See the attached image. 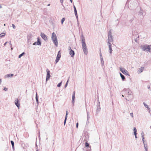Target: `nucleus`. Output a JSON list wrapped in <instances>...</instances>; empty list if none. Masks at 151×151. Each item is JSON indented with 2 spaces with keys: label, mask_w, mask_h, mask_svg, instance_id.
I'll return each instance as SVG.
<instances>
[{
  "label": "nucleus",
  "mask_w": 151,
  "mask_h": 151,
  "mask_svg": "<svg viewBox=\"0 0 151 151\" xmlns=\"http://www.w3.org/2000/svg\"><path fill=\"white\" fill-rule=\"evenodd\" d=\"M128 4V7L130 9H133L138 6L137 0H128L126 5Z\"/></svg>",
  "instance_id": "nucleus-1"
},
{
  "label": "nucleus",
  "mask_w": 151,
  "mask_h": 151,
  "mask_svg": "<svg viewBox=\"0 0 151 151\" xmlns=\"http://www.w3.org/2000/svg\"><path fill=\"white\" fill-rule=\"evenodd\" d=\"M51 38L54 44L57 47L58 46L57 38L56 34L54 32L52 33Z\"/></svg>",
  "instance_id": "nucleus-2"
},
{
  "label": "nucleus",
  "mask_w": 151,
  "mask_h": 151,
  "mask_svg": "<svg viewBox=\"0 0 151 151\" xmlns=\"http://www.w3.org/2000/svg\"><path fill=\"white\" fill-rule=\"evenodd\" d=\"M112 33L111 29H110L108 33V42L107 43H111L113 41V39L112 36Z\"/></svg>",
  "instance_id": "nucleus-3"
},
{
  "label": "nucleus",
  "mask_w": 151,
  "mask_h": 151,
  "mask_svg": "<svg viewBox=\"0 0 151 151\" xmlns=\"http://www.w3.org/2000/svg\"><path fill=\"white\" fill-rule=\"evenodd\" d=\"M140 48L144 51H146L150 52L151 45H142L140 46Z\"/></svg>",
  "instance_id": "nucleus-4"
},
{
  "label": "nucleus",
  "mask_w": 151,
  "mask_h": 151,
  "mask_svg": "<svg viewBox=\"0 0 151 151\" xmlns=\"http://www.w3.org/2000/svg\"><path fill=\"white\" fill-rule=\"evenodd\" d=\"M120 70L124 75L129 76L128 71L126 70L124 68L122 67H120L119 68Z\"/></svg>",
  "instance_id": "nucleus-5"
},
{
  "label": "nucleus",
  "mask_w": 151,
  "mask_h": 151,
  "mask_svg": "<svg viewBox=\"0 0 151 151\" xmlns=\"http://www.w3.org/2000/svg\"><path fill=\"white\" fill-rule=\"evenodd\" d=\"M123 92H125L126 94L127 95L129 96L132 95V92L129 88H124L123 91Z\"/></svg>",
  "instance_id": "nucleus-6"
},
{
  "label": "nucleus",
  "mask_w": 151,
  "mask_h": 151,
  "mask_svg": "<svg viewBox=\"0 0 151 151\" xmlns=\"http://www.w3.org/2000/svg\"><path fill=\"white\" fill-rule=\"evenodd\" d=\"M97 109L96 111V114H97L100 111L101 109V108L100 107V102H99V100H98L97 101Z\"/></svg>",
  "instance_id": "nucleus-7"
},
{
  "label": "nucleus",
  "mask_w": 151,
  "mask_h": 151,
  "mask_svg": "<svg viewBox=\"0 0 151 151\" xmlns=\"http://www.w3.org/2000/svg\"><path fill=\"white\" fill-rule=\"evenodd\" d=\"M68 50H69V54L71 57H73L75 54V53L74 50L72 49L71 47L69 46L68 47Z\"/></svg>",
  "instance_id": "nucleus-8"
},
{
  "label": "nucleus",
  "mask_w": 151,
  "mask_h": 151,
  "mask_svg": "<svg viewBox=\"0 0 151 151\" xmlns=\"http://www.w3.org/2000/svg\"><path fill=\"white\" fill-rule=\"evenodd\" d=\"M46 72H47V75L46 77V81L47 82V81L49 80L50 79V71L48 69H47L46 70Z\"/></svg>",
  "instance_id": "nucleus-9"
},
{
  "label": "nucleus",
  "mask_w": 151,
  "mask_h": 151,
  "mask_svg": "<svg viewBox=\"0 0 151 151\" xmlns=\"http://www.w3.org/2000/svg\"><path fill=\"white\" fill-rule=\"evenodd\" d=\"M81 41L82 46H86L85 42V37L83 34L81 35Z\"/></svg>",
  "instance_id": "nucleus-10"
},
{
  "label": "nucleus",
  "mask_w": 151,
  "mask_h": 151,
  "mask_svg": "<svg viewBox=\"0 0 151 151\" xmlns=\"http://www.w3.org/2000/svg\"><path fill=\"white\" fill-rule=\"evenodd\" d=\"M40 36L44 40L46 41L47 39V36L43 33L41 32Z\"/></svg>",
  "instance_id": "nucleus-11"
},
{
  "label": "nucleus",
  "mask_w": 151,
  "mask_h": 151,
  "mask_svg": "<svg viewBox=\"0 0 151 151\" xmlns=\"http://www.w3.org/2000/svg\"><path fill=\"white\" fill-rule=\"evenodd\" d=\"M82 49L85 55H87L88 53L87 48L86 46H82Z\"/></svg>",
  "instance_id": "nucleus-12"
},
{
  "label": "nucleus",
  "mask_w": 151,
  "mask_h": 151,
  "mask_svg": "<svg viewBox=\"0 0 151 151\" xmlns=\"http://www.w3.org/2000/svg\"><path fill=\"white\" fill-rule=\"evenodd\" d=\"M14 104L17 106L18 108H19L20 106V103L19 100L18 99L15 100L14 101Z\"/></svg>",
  "instance_id": "nucleus-13"
},
{
  "label": "nucleus",
  "mask_w": 151,
  "mask_h": 151,
  "mask_svg": "<svg viewBox=\"0 0 151 151\" xmlns=\"http://www.w3.org/2000/svg\"><path fill=\"white\" fill-rule=\"evenodd\" d=\"M109 47V53L111 54L112 53V50L111 48V43H107Z\"/></svg>",
  "instance_id": "nucleus-14"
},
{
  "label": "nucleus",
  "mask_w": 151,
  "mask_h": 151,
  "mask_svg": "<svg viewBox=\"0 0 151 151\" xmlns=\"http://www.w3.org/2000/svg\"><path fill=\"white\" fill-rule=\"evenodd\" d=\"M75 99V92L74 91L73 92V94L72 95V103L73 104V105H74V100Z\"/></svg>",
  "instance_id": "nucleus-15"
},
{
  "label": "nucleus",
  "mask_w": 151,
  "mask_h": 151,
  "mask_svg": "<svg viewBox=\"0 0 151 151\" xmlns=\"http://www.w3.org/2000/svg\"><path fill=\"white\" fill-rule=\"evenodd\" d=\"M143 11L141 10L138 14V15L140 17V18L142 19L143 18Z\"/></svg>",
  "instance_id": "nucleus-16"
},
{
  "label": "nucleus",
  "mask_w": 151,
  "mask_h": 151,
  "mask_svg": "<svg viewBox=\"0 0 151 151\" xmlns=\"http://www.w3.org/2000/svg\"><path fill=\"white\" fill-rule=\"evenodd\" d=\"M133 131L134 133V135H135V138H137V130L136 127H134L133 128Z\"/></svg>",
  "instance_id": "nucleus-17"
},
{
  "label": "nucleus",
  "mask_w": 151,
  "mask_h": 151,
  "mask_svg": "<svg viewBox=\"0 0 151 151\" xmlns=\"http://www.w3.org/2000/svg\"><path fill=\"white\" fill-rule=\"evenodd\" d=\"M41 45V42L39 37L37 38V45Z\"/></svg>",
  "instance_id": "nucleus-18"
},
{
  "label": "nucleus",
  "mask_w": 151,
  "mask_h": 151,
  "mask_svg": "<svg viewBox=\"0 0 151 151\" xmlns=\"http://www.w3.org/2000/svg\"><path fill=\"white\" fill-rule=\"evenodd\" d=\"M119 74L122 79V81H124L125 80V78L124 76L121 73H119Z\"/></svg>",
  "instance_id": "nucleus-19"
},
{
  "label": "nucleus",
  "mask_w": 151,
  "mask_h": 151,
  "mask_svg": "<svg viewBox=\"0 0 151 151\" xmlns=\"http://www.w3.org/2000/svg\"><path fill=\"white\" fill-rule=\"evenodd\" d=\"M89 137L88 135H86L85 137V138L83 140V141L86 142H88V140Z\"/></svg>",
  "instance_id": "nucleus-20"
},
{
  "label": "nucleus",
  "mask_w": 151,
  "mask_h": 151,
  "mask_svg": "<svg viewBox=\"0 0 151 151\" xmlns=\"http://www.w3.org/2000/svg\"><path fill=\"white\" fill-rule=\"evenodd\" d=\"M60 51H59L57 55V57L56 58L60 59L61 55V54L60 53Z\"/></svg>",
  "instance_id": "nucleus-21"
},
{
  "label": "nucleus",
  "mask_w": 151,
  "mask_h": 151,
  "mask_svg": "<svg viewBox=\"0 0 151 151\" xmlns=\"http://www.w3.org/2000/svg\"><path fill=\"white\" fill-rule=\"evenodd\" d=\"M85 144V147L87 148L91 147V146L87 142H86Z\"/></svg>",
  "instance_id": "nucleus-22"
},
{
  "label": "nucleus",
  "mask_w": 151,
  "mask_h": 151,
  "mask_svg": "<svg viewBox=\"0 0 151 151\" xmlns=\"http://www.w3.org/2000/svg\"><path fill=\"white\" fill-rule=\"evenodd\" d=\"M35 99L37 103V104H38L39 103V101L38 99V96L37 93H36Z\"/></svg>",
  "instance_id": "nucleus-23"
},
{
  "label": "nucleus",
  "mask_w": 151,
  "mask_h": 151,
  "mask_svg": "<svg viewBox=\"0 0 151 151\" xmlns=\"http://www.w3.org/2000/svg\"><path fill=\"white\" fill-rule=\"evenodd\" d=\"M141 135H142V141L143 142H144V132H142L141 133Z\"/></svg>",
  "instance_id": "nucleus-24"
},
{
  "label": "nucleus",
  "mask_w": 151,
  "mask_h": 151,
  "mask_svg": "<svg viewBox=\"0 0 151 151\" xmlns=\"http://www.w3.org/2000/svg\"><path fill=\"white\" fill-rule=\"evenodd\" d=\"M14 75L13 74H8L6 75V76L7 77H12Z\"/></svg>",
  "instance_id": "nucleus-25"
},
{
  "label": "nucleus",
  "mask_w": 151,
  "mask_h": 151,
  "mask_svg": "<svg viewBox=\"0 0 151 151\" xmlns=\"http://www.w3.org/2000/svg\"><path fill=\"white\" fill-rule=\"evenodd\" d=\"M144 69V67H141V68H140L139 70V71L140 72V73H141L143 71V69Z\"/></svg>",
  "instance_id": "nucleus-26"
},
{
  "label": "nucleus",
  "mask_w": 151,
  "mask_h": 151,
  "mask_svg": "<svg viewBox=\"0 0 151 151\" xmlns=\"http://www.w3.org/2000/svg\"><path fill=\"white\" fill-rule=\"evenodd\" d=\"M25 54V53L24 52H23L21 54L19 55L18 56V58H21L22 56H23L24 54Z\"/></svg>",
  "instance_id": "nucleus-27"
},
{
  "label": "nucleus",
  "mask_w": 151,
  "mask_h": 151,
  "mask_svg": "<svg viewBox=\"0 0 151 151\" xmlns=\"http://www.w3.org/2000/svg\"><path fill=\"white\" fill-rule=\"evenodd\" d=\"M73 8L74 9V12L75 14L77 13V11L76 9V8L75 7V6L74 5H73Z\"/></svg>",
  "instance_id": "nucleus-28"
},
{
  "label": "nucleus",
  "mask_w": 151,
  "mask_h": 151,
  "mask_svg": "<svg viewBox=\"0 0 151 151\" xmlns=\"http://www.w3.org/2000/svg\"><path fill=\"white\" fill-rule=\"evenodd\" d=\"M5 35V33H2L1 34H0V37H4Z\"/></svg>",
  "instance_id": "nucleus-29"
},
{
  "label": "nucleus",
  "mask_w": 151,
  "mask_h": 151,
  "mask_svg": "<svg viewBox=\"0 0 151 151\" xmlns=\"http://www.w3.org/2000/svg\"><path fill=\"white\" fill-rule=\"evenodd\" d=\"M101 63L102 66L104 65V62L103 59L101 60Z\"/></svg>",
  "instance_id": "nucleus-30"
},
{
  "label": "nucleus",
  "mask_w": 151,
  "mask_h": 151,
  "mask_svg": "<svg viewBox=\"0 0 151 151\" xmlns=\"http://www.w3.org/2000/svg\"><path fill=\"white\" fill-rule=\"evenodd\" d=\"M62 84V82L61 81L60 83H59L57 85V86L58 87H60L61 86V84Z\"/></svg>",
  "instance_id": "nucleus-31"
},
{
  "label": "nucleus",
  "mask_w": 151,
  "mask_h": 151,
  "mask_svg": "<svg viewBox=\"0 0 151 151\" xmlns=\"http://www.w3.org/2000/svg\"><path fill=\"white\" fill-rule=\"evenodd\" d=\"M65 20V18H63L61 20V23L62 24H63V23L64 22Z\"/></svg>",
  "instance_id": "nucleus-32"
},
{
  "label": "nucleus",
  "mask_w": 151,
  "mask_h": 151,
  "mask_svg": "<svg viewBox=\"0 0 151 151\" xmlns=\"http://www.w3.org/2000/svg\"><path fill=\"white\" fill-rule=\"evenodd\" d=\"M134 18H135L134 17H132V18L131 19L129 20L130 23H131L134 20Z\"/></svg>",
  "instance_id": "nucleus-33"
},
{
  "label": "nucleus",
  "mask_w": 151,
  "mask_h": 151,
  "mask_svg": "<svg viewBox=\"0 0 151 151\" xmlns=\"http://www.w3.org/2000/svg\"><path fill=\"white\" fill-rule=\"evenodd\" d=\"M139 36H138L137 38H136L135 39H134L135 41L137 42L138 43L137 40H139Z\"/></svg>",
  "instance_id": "nucleus-34"
},
{
  "label": "nucleus",
  "mask_w": 151,
  "mask_h": 151,
  "mask_svg": "<svg viewBox=\"0 0 151 151\" xmlns=\"http://www.w3.org/2000/svg\"><path fill=\"white\" fill-rule=\"evenodd\" d=\"M87 122H86L87 124V123L88 120H89V119L90 118V117L88 116V112H87Z\"/></svg>",
  "instance_id": "nucleus-35"
},
{
  "label": "nucleus",
  "mask_w": 151,
  "mask_h": 151,
  "mask_svg": "<svg viewBox=\"0 0 151 151\" xmlns=\"http://www.w3.org/2000/svg\"><path fill=\"white\" fill-rule=\"evenodd\" d=\"M60 59L56 58V59L55 60V64L57 63L59 60Z\"/></svg>",
  "instance_id": "nucleus-36"
},
{
  "label": "nucleus",
  "mask_w": 151,
  "mask_h": 151,
  "mask_svg": "<svg viewBox=\"0 0 151 151\" xmlns=\"http://www.w3.org/2000/svg\"><path fill=\"white\" fill-rule=\"evenodd\" d=\"M99 54H100V59L101 60L103 59V57H102V54H101V53H100Z\"/></svg>",
  "instance_id": "nucleus-37"
},
{
  "label": "nucleus",
  "mask_w": 151,
  "mask_h": 151,
  "mask_svg": "<svg viewBox=\"0 0 151 151\" xmlns=\"http://www.w3.org/2000/svg\"><path fill=\"white\" fill-rule=\"evenodd\" d=\"M68 111H66V115H65V118H67V117H68Z\"/></svg>",
  "instance_id": "nucleus-38"
},
{
  "label": "nucleus",
  "mask_w": 151,
  "mask_h": 151,
  "mask_svg": "<svg viewBox=\"0 0 151 151\" xmlns=\"http://www.w3.org/2000/svg\"><path fill=\"white\" fill-rule=\"evenodd\" d=\"M144 145V147L145 148V147H147V144H145V140H144V142H143Z\"/></svg>",
  "instance_id": "nucleus-39"
},
{
  "label": "nucleus",
  "mask_w": 151,
  "mask_h": 151,
  "mask_svg": "<svg viewBox=\"0 0 151 151\" xmlns=\"http://www.w3.org/2000/svg\"><path fill=\"white\" fill-rule=\"evenodd\" d=\"M10 142L12 144V146L14 145V142L13 141H12V140Z\"/></svg>",
  "instance_id": "nucleus-40"
},
{
  "label": "nucleus",
  "mask_w": 151,
  "mask_h": 151,
  "mask_svg": "<svg viewBox=\"0 0 151 151\" xmlns=\"http://www.w3.org/2000/svg\"><path fill=\"white\" fill-rule=\"evenodd\" d=\"M67 119V118H65V119H64V125H65V124H66V121Z\"/></svg>",
  "instance_id": "nucleus-41"
},
{
  "label": "nucleus",
  "mask_w": 151,
  "mask_h": 151,
  "mask_svg": "<svg viewBox=\"0 0 151 151\" xmlns=\"http://www.w3.org/2000/svg\"><path fill=\"white\" fill-rule=\"evenodd\" d=\"M68 80H69V79L67 81V82L66 83L65 85V88H66L68 84Z\"/></svg>",
  "instance_id": "nucleus-42"
},
{
  "label": "nucleus",
  "mask_w": 151,
  "mask_h": 151,
  "mask_svg": "<svg viewBox=\"0 0 151 151\" xmlns=\"http://www.w3.org/2000/svg\"><path fill=\"white\" fill-rule=\"evenodd\" d=\"M143 104L144 105V106L146 107H147L148 106V105H147L146 103L145 102H143Z\"/></svg>",
  "instance_id": "nucleus-43"
},
{
  "label": "nucleus",
  "mask_w": 151,
  "mask_h": 151,
  "mask_svg": "<svg viewBox=\"0 0 151 151\" xmlns=\"http://www.w3.org/2000/svg\"><path fill=\"white\" fill-rule=\"evenodd\" d=\"M91 147H90L89 148H87V151H91Z\"/></svg>",
  "instance_id": "nucleus-44"
},
{
  "label": "nucleus",
  "mask_w": 151,
  "mask_h": 151,
  "mask_svg": "<svg viewBox=\"0 0 151 151\" xmlns=\"http://www.w3.org/2000/svg\"><path fill=\"white\" fill-rule=\"evenodd\" d=\"M75 14V15L76 16V17L77 19V20H78V14H77V13H76V14Z\"/></svg>",
  "instance_id": "nucleus-45"
},
{
  "label": "nucleus",
  "mask_w": 151,
  "mask_h": 151,
  "mask_svg": "<svg viewBox=\"0 0 151 151\" xmlns=\"http://www.w3.org/2000/svg\"><path fill=\"white\" fill-rule=\"evenodd\" d=\"M12 26L13 29H15L16 28V27L14 24H12Z\"/></svg>",
  "instance_id": "nucleus-46"
},
{
  "label": "nucleus",
  "mask_w": 151,
  "mask_h": 151,
  "mask_svg": "<svg viewBox=\"0 0 151 151\" xmlns=\"http://www.w3.org/2000/svg\"><path fill=\"white\" fill-rule=\"evenodd\" d=\"M7 88L6 87H4L3 90L4 91H7Z\"/></svg>",
  "instance_id": "nucleus-47"
},
{
  "label": "nucleus",
  "mask_w": 151,
  "mask_h": 151,
  "mask_svg": "<svg viewBox=\"0 0 151 151\" xmlns=\"http://www.w3.org/2000/svg\"><path fill=\"white\" fill-rule=\"evenodd\" d=\"M146 108H147V109L148 110H149V113H150V108L149 107H148V106Z\"/></svg>",
  "instance_id": "nucleus-48"
},
{
  "label": "nucleus",
  "mask_w": 151,
  "mask_h": 151,
  "mask_svg": "<svg viewBox=\"0 0 151 151\" xmlns=\"http://www.w3.org/2000/svg\"><path fill=\"white\" fill-rule=\"evenodd\" d=\"M130 116L132 117H133V114L132 113H131L130 114Z\"/></svg>",
  "instance_id": "nucleus-49"
},
{
  "label": "nucleus",
  "mask_w": 151,
  "mask_h": 151,
  "mask_svg": "<svg viewBox=\"0 0 151 151\" xmlns=\"http://www.w3.org/2000/svg\"><path fill=\"white\" fill-rule=\"evenodd\" d=\"M78 123H77L76 124V127L77 128H78Z\"/></svg>",
  "instance_id": "nucleus-50"
},
{
  "label": "nucleus",
  "mask_w": 151,
  "mask_h": 151,
  "mask_svg": "<svg viewBox=\"0 0 151 151\" xmlns=\"http://www.w3.org/2000/svg\"><path fill=\"white\" fill-rule=\"evenodd\" d=\"M9 44L10 45V47H12V45L11 44V41H9Z\"/></svg>",
  "instance_id": "nucleus-51"
},
{
  "label": "nucleus",
  "mask_w": 151,
  "mask_h": 151,
  "mask_svg": "<svg viewBox=\"0 0 151 151\" xmlns=\"http://www.w3.org/2000/svg\"><path fill=\"white\" fill-rule=\"evenodd\" d=\"M145 151H148L147 147H145Z\"/></svg>",
  "instance_id": "nucleus-52"
},
{
  "label": "nucleus",
  "mask_w": 151,
  "mask_h": 151,
  "mask_svg": "<svg viewBox=\"0 0 151 151\" xmlns=\"http://www.w3.org/2000/svg\"><path fill=\"white\" fill-rule=\"evenodd\" d=\"M33 45H37V42H35L33 44Z\"/></svg>",
  "instance_id": "nucleus-53"
},
{
  "label": "nucleus",
  "mask_w": 151,
  "mask_h": 151,
  "mask_svg": "<svg viewBox=\"0 0 151 151\" xmlns=\"http://www.w3.org/2000/svg\"><path fill=\"white\" fill-rule=\"evenodd\" d=\"M12 146V149H13V150H14V146Z\"/></svg>",
  "instance_id": "nucleus-54"
},
{
  "label": "nucleus",
  "mask_w": 151,
  "mask_h": 151,
  "mask_svg": "<svg viewBox=\"0 0 151 151\" xmlns=\"http://www.w3.org/2000/svg\"><path fill=\"white\" fill-rule=\"evenodd\" d=\"M63 0H60V2L62 4L63 3Z\"/></svg>",
  "instance_id": "nucleus-55"
},
{
  "label": "nucleus",
  "mask_w": 151,
  "mask_h": 151,
  "mask_svg": "<svg viewBox=\"0 0 151 151\" xmlns=\"http://www.w3.org/2000/svg\"><path fill=\"white\" fill-rule=\"evenodd\" d=\"M39 135H38V136L40 138V131L39 132Z\"/></svg>",
  "instance_id": "nucleus-56"
},
{
  "label": "nucleus",
  "mask_w": 151,
  "mask_h": 151,
  "mask_svg": "<svg viewBox=\"0 0 151 151\" xmlns=\"http://www.w3.org/2000/svg\"><path fill=\"white\" fill-rule=\"evenodd\" d=\"M7 42H5L4 43V46L6 45V44H7Z\"/></svg>",
  "instance_id": "nucleus-57"
},
{
  "label": "nucleus",
  "mask_w": 151,
  "mask_h": 151,
  "mask_svg": "<svg viewBox=\"0 0 151 151\" xmlns=\"http://www.w3.org/2000/svg\"><path fill=\"white\" fill-rule=\"evenodd\" d=\"M1 79L0 78V85L1 84Z\"/></svg>",
  "instance_id": "nucleus-58"
},
{
  "label": "nucleus",
  "mask_w": 151,
  "mask_h": 151,
  "mask_svg": "<svg viewBox=\"0 0 151 151\" xmlns=\"http://www.w3.org/2000/svg\"><path fill=\"white\" fill-rule=\"evenodd\" d=\"M148 88L149 89L150 88V86H147Z\"/></svg>",
  "instance_id": "nucleus-59"
},
{
  "label": "nucleus",
  "mask_w": 151,
  "mask_h": 151,
  "mask_svg": "<svg viewBox=\"0 0 151 151\" xmlns=\"http://www.w3.org/2000/svg\"><path fill=\"white\" fill-rule=\"evenodd\" d=\"M11 47V50H12L13 49V48L12 47H12Z\"/></svg>",
  "instance_id": "nucleus-60"
},
{
  "label": "nucleus",
  "mask_w": 151,
  "mask_h": 151,
  "mask_svg": "<svg viewBox=\"0 0 151 151\" xmlns=\"http://www.w3.org/2000/svg\"><path fill=\"white\" fill-rule=\"evenodd\" d=\"M99 51H100V53H101V48L100 49Z\"/></svg>",
  "instance_id": "nucleus-61"
},
{
  "label": "nucleus",
  "mask_w": 151,
  "mask_h": 151,
  "mask_svg": "<svg viewBox=\"0 0 151 151\" xmlns=\"http://www.w3.org/2000/svg\"><path fill=\"white\" fill-rule=\"evenodd\" d=\"M70 1L71 2V3H72L73 2V1L72 0H70Z\"/></svg>",
  "instance_id": "nucleus-62"
},
{
  "label": "nucleus",
  "mask_w": 151,
  "mask_h": 151,
  "mask_svg": "<svg viewBox=\"0 0 151 151\" xmlns=\"http://www.w3.org/2000/svg\"><path fill=\"white\" fill-rule=\"evenodd\" d=\"M97 98L98 99V100H99V96H97Z\"/></svg>",
  "instance_id": "nucleus-63"
},
{
  "label": "nucleus",
  "mask_w": 151,
  "mask_h": 151,
  "mask_svg": "<svg viewBox=\"0 0 151 151\" xmlns=\"http://www.w3.org/2000/svg\"><path fill=\"white\" fill-rule=\"evenodd\" d=\"M2 8V6H1V5H0V9H1Z\"/></svg>",
  "instance_id": "nucleus-64"
}]
</instances>
